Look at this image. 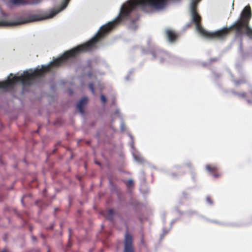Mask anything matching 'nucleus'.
Returning <instances> with one entry per match:
<instances>
[{
	"instance_id": "obj_1",
	"label": "nucleus",
	"mask_w": 252,
	"mask_h": 252,
	"mask_svg": "<svg viewBox=\"0 0 252 252\" xmlns=\"http://www.w3.org/2000/svg\"><path fill=\"white\" fill-rule=\"evenodd\" d=\"M123 21L124 20L120 13L114 20L102 26L96 34L88 42L66 51L61 57L54 60L47 65H42L40 69L36 68L32 72L24 71L20 76L9 77L7 80L0 82V89L4 90L12 89L14 85L19 82L24 86H30L36 78L42 76L45 73L51 71L53 67L60 66L68 59L74 58L80 53L91 51L101 38Z\"/></svg>"
},
{
	"instance_id": "obj_2",
	"label": "nucleus",
	"mask_w": 252,
	"mask_h": 252,
	"mask_svg": "<svg viewBox=\"0 0 252 252\" xmlns=\"http://www.w3.org/2000/svg\"><path fill=\"white\" fill-rule=\"evenodd\" d=\"M252 17V11L249 5L246 6L243 10L240 19L236 21L229 27H225L214 32L205 31L203 36L210 39H223L232 30H235L237 36L245 33L252 39V29L249 26L250 21Z\"/></svg>"
},
{
	"instance_id": "obj_15",
	"label": "nucleus",
	"mask_w": 252,
	"mask_h": 252,
	"mask_svg": "<svg viewBox=\"0 0 252 252\" xmlns=\"http://www.w3.org/2000/svg\"><path fill=\"white\" fill-rule=\"evenodd\" d=\"M126 185L127 186V187H131L133 186V181L132 180H129L127 181H126Z\"/></svg>"
},
{
	"instance_id": "obj_20",
	"label": "nucleus",
	"mask_w": 252,
	"mask_h": 252,
	"mask_svg": "<svg viewBox=\"0 0 252 252\" xmlns=\"http://www.w3.org/2000/svg\"><path fill=\"white\" fill-rule=\"evenodd\" d=\"M241 95L242 97H246V94L245 93H243V94H241Z\"/></svg>"
},
{
	"instance_id": "obj_7",
	"label": "nucleus",
	"mask_w": 252,
	"mask_h": 252,
	"mask_svg": "<svg viewBox=\"0 0 252 252\" xmlns=\"http://www.w3.org/2000/svg\"><path fill=\"white\" fill-rule=\"evenodd\" d=\"M165 33L167 39L172 43L175 42L179 37V34L171 29H167Z\"/></svg>"
},
{
	"instance_id": "obj_11",
	"label": "nucleus",
	"mask_w": 252,
	"mask_h": 252,
	"mask_svg": "<svg viewBox=\"0 0 252 252\" xmlns=\"http://www.w3.org/2000/svg\"><path fill=\"white\" fill-rule=\"evenodd\" d=\"M114 214V213L113 209H109L108 211L103 212V215L104 217L111 221L113 220Z\"/></svg>"
},
{
	"instance_id": "obj_5",
	"label": "nucleus",
	"mask_w": 252,
	"mask_h": 252,
	"mask_svg": "<svg viewBox=\"0 0 252 252\" xmlns=\"http://www.w3.org/2000/svg\"><path fill=\"white\" fill-rule=\"evenodd\" d=\"M201 0H191L190 4V12L191 16V22L194 23L196 29L202 36L205 30L203 29L201 24V17L197 12V5Z\"/></svg>"
},
{
	"instance_id": "obj_8",
	"label": "nucleus",
	"mask_w": 252,
	"mask_h": 252,
	"mask_svg": "<svg viewBox=\"0 0 252 252\" xmlns=\"http://www.w3.org/2000/svg\"><path fill=\"white\" fill-rule=\"evenodd\" d=\"M206 169L209 172L216 178L220 177L221 174L218 172V168L217 166L211 164H207L205 166Z\"/></svg>"
},
{
	"instance_id": "obj_17",
	"label": "nucleus",
	"mask_w": 252,
	"mask_h": 252,
	"mask_svg": "<svg viewBox=\"0 0 252 252\" xmlns=\"http://www.w3.org/2000/svg\"><path fill=\"white\" fill-rule=\"evenodd\" d=\"M100 99H101V101L103 103H105L106 102V101H107L106 98V97L103 94H101V96H100Z\"/></svg>"
},
{
	"instance_id": "obj_19",
	"label": "nucleus",
	"mask_w": 252,
	"mask_h": 252,
	"mask_svg": "<svg viewBox=\"0 0 252 252\" xmlns=\"http://www.w3.org/2000/svg\"><path fill=\"white\" fill-rule=\"evenodd\" d=\"M136 159L138 161V162H142L143 161V159L142 158H139V159H138L137 158H136Z\"/></svg>"
},
{
	"instance_id": "obj_22",
	"label": "nucleus",
	"mask_w": 252,
	"mask_h": 252,
	"mask_svg": "<svg viewBox=\"0 0 252 252\" xmlns=\"http://www.w3.org/2000/svg\"><path fill=\"white\" fill-rule=\"evenodd\" d=\"M10 76H12V75H12V74H10Z\"/></svg>"
},
{
	"instance_id": "obj_4",
	"label": "nucleus",
	"mask_w": 252,
	"mask_h": 252,
	"mask_svg": "<svg viewBox=\"0 0 252 252\" xmlns=\"http://www.w3.org/2000/svg\"><path fill=\"white\" fill-rule=\"evenodd\" d=\"M69 0H64V1L62 4L61 7L60 8V9L58 10H52L49 15H46L44 17H41L39 15L33 14L30 15L28 17L27 19L25 20L23 18H21L19 19L18 21L16 22H8L4 21H0V27L16 26L27 23L29 22H32L52 18L55 15H56L57 13H58L59 12H60L64 8H65L67 6Z\"/></svg>"
},
{
	"instance_id": "obj_9",
	"label": "nucleus",
	"mask_w": 252,
	"mask_h": 252,
	"mask_svg": "<svg viewBox=\"0 0 252 252\" xmlns=\"http://www.w3.org/2000/svg\"><path fill=\"white\" fill-rule=\"evenodd\" d=\"M154 58L159 59L161 62H164L168 57L169 55L165 52L158 50L152 52Z\"/></svg>"
},
{
	"instance_id": "obj_21",
	"label": "nucleus",
	"mask_w": 252,
	"mask_h": 252,
	"mask_svg": "<svg viewBox=\"0 0 252 252\" xmlns=\"http://www.w3.org/2000/svg\"><path fill=\"white\" fill-rule=\"evenodd\" d=\"M96 164H98V165H99V164H100L99 162H96Z\"/></svg>"
},
{
	"instance_id": "obj_16",
	"label": "nucleus",
	"mask_w": 252,
	"mask_h": 252,
	"mask_svg": "<svg viewBox=\"0 0 252 252\" xmlns=\"http://www.w3.org/2000/svg\"><path fill=\"white\" fill-rule=\"evenodd\" d=\"M89 88L90 90L92 91L93 94H94V86L93 83H90L89 84Z\"/></svg>"
},
{
	"instance_id": "obj_12",
	"label": "nucleus",
	"mask_w": 252,
	"mask_h": 252,
	"mask_svg": "<svg viewBox=\"0 0 252 252\" xmlns=\"http://www.w3.org/2000/svg\"><path fill=\"white\" fill-rule=\"evenodd\" d=\"M9 2L12 5H20L27 4L25 0H9Z\"/></svg>"
},
{
	"instance_id": "obj_14",
	"label": "nucleus",
	"mask_w": 252,
	"mask_h": 252,
	"mask_svg": "<svg viewBox=\"0 0 252 252\" xmlns=\"http://www.w3.org/2000/svg\"><path fill=\"white\" fill-rule=\"evenodd\" d=\"M246 83V80L245 79H242L240 80H236L235 81V83L236 85H240L242 84H245Z\"/></svg>"
},
{
	"instance_id": "obj_6",
	"label": "nucleus",
	"mask_w": 252,
	"mask_h": 252,
	"mask_svg": "<svg viewBox=\"0 0 252 252\" xmlns=\"http://www.w3.org/2000/svg\"><path fill=\"white\" fill-rule=\"evenodd\" d=\"M124 252H134L132 246V237L126 232L125 237V248Z\"/></svg>"
},
{
	"instance_id": "obj_18",
	"label": "nucleus",
	"mask_w": 252,
	"mask_h": 252,
	"mask_svg": "<svg viewBox=\"0 0 252 252\" xmlns=\"http://www.w3.org/2000/svg\"><path fill=\"white\" fill-rule=\"evenodd\" d=\"M206 201L210 204H212L213 203V200L210 196L206 197Z\"/></svg>"
},
{
	"instance_id": "obj_3",
	"label": "nucleus",
	"mask_w": 252,
	"mask_h": 252,
	"mask_svg": "<svg viewBox=\"0 0 252 252\" xmlns=\"http://www.w3.org/2000/svg\"><path fill=\"white\" fill-rule=\"evenodd\" d=\"M180 0H129L128 1V20L132 23L137 20V16L135 11L137 7L144 8L149 7L157 11L164 9L170 2Z\"/></svg>"
},
{
	"instance_id": "obj_10",
	"label": "nucleus",
	"mask_w": 252,
	"mask_h": 252,
	"mask_svg": "<svg viewBox=\"0 0 252 252\" xmlns=\"http://www.w3.org/2000/svg\"><path fill=\"white\" fill-rule=\"evenodd\" d=\"M88 101V98L86 97L81 99L77 104V108L81 114L84 112V107Z\"/></svg>"
},
{
	"instance_id": "obj_13",
	"label": "nucleus",
	"mask_w": 252,
	"mask_h": 252,
	"mask_svg": "<svg viewBox=\"0 0 252 252\" xmlns=\"http://www.w3.org/2000/svg\"><path fill=\"white\" fill-rule=\"evenodd\" d=\"M42 0H28L27 4H37L39 3Z\"/></svg>"
}]
</instances>
